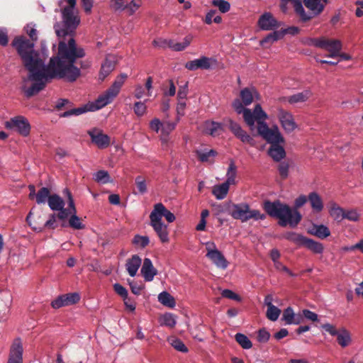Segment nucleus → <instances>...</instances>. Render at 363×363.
Returning <instances> with one entry per match:
<instances>
[{"mask_svg":"<svg viewBox=\"0 0 363 363\" xmlns=\"http://www.w3.org/2000/svg\"><path fill=\"white\" fill-rule=\"evenodd\" d=\"M240 98L245 106H249L252 103L254 96L249 88H245L240 91Z\"/></svg>","mask_w":363,"mask_h":363,"instance_id":"c03bdc74","label":"nucleus"},{"mask_svg":"<svg viewBox=\"0 0 363 363\" xmlns=\"http://www.w3.org/2000/svg\"><path fill=\"white\" fill-rule=\"evenodd\" d=\"M48 203L52 211L62 209L65 206V201L56 194H51Z\"/></svg>","mask_w":363,"mask_h":363,"instance_id":"c756f323","label":"nucleus"},{"mask_svg":"<svg viewBox=\"0 0 363 363\" xmlns=\"http://www.w3.org/2000/svg\"><path fill=\"white\" fill-rule=\"evenodd\" d=\"M141 259L138 255H134L126 262V269L130 277H135L141 265Z\"/></svg>","mask_w":363,"mask_h":363,"instance_id":"393cba45","label":"nucleus"},{"mask_svg":"<svg viewBox=\"0 0 363 363\" xmlns=\"http://www.w3.org/2000/svg\"><path fill=\"white\" fill-rule=\"evenodd\" d=\"M213 60L208 57L203 56L199 59L189 61L186 63L185 67L189 70H196L198 69H209L211 67Z\"/></svg>","mask_w":363,"mask_h":363,"instance_id":"aec40b11","label":"nucleus"},{"mask_svg":"<svg viewBox=\"0 0 363 363\" xmlns=\"http://www.w3.org/2000/svg\"><path fill=\"white\" fill-rule=\"evenodd\" d=\"M223 125H224L223 123H220L213 121L210 124L207 125L206 132L213 136L218 135L223 131Z\"/></svg>","mask_w":363,"mask_h":363,"instance_id":"58836bf2","label":"nucleus"},{"mask_svg":"<svg viewBox=\"0 0 363 363\" xmlns=\"http://www.w3.org/2000/svg\"><path fill=\"white\" fill-rule=\"evenodd\" d=\"M360 218V213L357 209L345 210L344 219L350 221L357 222Z\"/></svg>","mask_w":363,"mask_h":363,"instance_id":"5fc2aeb1","label":"nucleus"},{"mask_svg":"<svg viewBox=\"0 0 363 363\" xmlns=\"http://www.w3.org/2000/svg\"><path fill=\"white\" fill-rule=\"evenodd\" d=\"M72 103L69 100L66 99H59L56 102L55 108L57 111H60L63 108L68 109L69 108L72 107Z\"/></svg>","mask_w":363,"mask_h":363,"instance_id":"bf43d9fd","label":"nucleus"},{"mask_svg":"<svg viewBox=\"0 0 363 363\" xmlns=\"http://www.w3.org/2000/svg\"><path fill=\"white\" fill-rule=\"evenodd\" d=\"M311 95L309 90H305L303 92L297 93L288 97L287 101L289 104H296L306 101Z\"/></svg>","mask_w":363,"mask_h":363,"instance_id":"c9c22d12","label":"nucleus"},{"mask_svg":"<svg viewBox=\"0 0 363 363\" xmlns=\"http://www.w3.org/2000/svg\"><path fill=\"white\" fill-rule=\"evenodd\" d=\"M62 16L63 28H60L58 23L54 26L57 35L58 37L72 35L79 24L80 19L75 14L74 9H71V8H64L62 9Z\"/></svg>","mask_w":363,"mask_h":363,"instance_id":"39448f33","label":"nucleus"},{"mask_svg":"<svg viewBox=\"0 0 363 363\" xmlns=\"http://www.w3.org/2000/svg\"><path fill=\"white\" fill-rule=\"evenodd\" d=\"M23 346L19 338L15 339L10 349L7 363H23Z\"/></svg>","mask_w":363,"mask_h":363,"instance_id":"a211bd4d","label":"nucleus"},{"mask_svg":"<svg viewBox=\"0 0 363 363\" xmlns=\"http://www.w3.org/2000/svg\"><path fill=\"white\" fill-rule=\"evenodd\" d=\"M151 213H155V215L160 218V220H162V216H164L169 223H172L175 220L174 215L167 210L162 203H156Z\"/></svg>","mask_w":363,"mask_h":363,"instance_id":"4be33fe9","label":"nucleus"},{"mask_svg":"<svg viewBox=\"0 0 363 363\" xmlns=\"http://www.w3.org/2000/svg\"><path fill=\"white\" fill-rule=\"evenodd\" d=\"M88 134L91 139V142L100 149L108 147L111 143L110 137L104 134L103 131L99 129H91L88 131Z\"/></svg>","mask_w":363,"mask_h":363,"instance_id":"4468645a","label":"nucleus"},{"mask_svg":"<svg viewBox=\"0 0 363 363\" xmlns=\"http://www.w3.org/2000/svg\"><path fill=\"white\" fill-rule=\"evenodd\" d=\"M283 38V32L280 30H275L266 35L261 41L260 45L263 47L267 48L274 42Z\"/></svg>","mask_w":363,"mask_h":363,"instance_id":"cd10ccee","label":"nucleus"},{"mask_svg":"<svg viewBox=\"0 0 363 363\" xmlns=\"http://www.w3.org/2000/svg\"><path fill=\"white\" fill-rule=\"evenodd\" d=\"M50 190L48 187L40 188L36 193L35 201L38 204H45L48 203L49 197H50Z\"/></svg>","mask_w":363,"mask_h":363,"instance_id":"f704fd0d","label":"nucleus"},{"mask_svg":"<svg viewBox=\"0 0 363 363\" xmlns=\"http://www.w3.org/2000/svg\"><path fill=\"white\" fill-rule=\"evenodd\" d=\"M142 5L141 0H129L125 10L133 15Z\"/></svg>","mask_w":363,"mask_h":363,"instance_id":"4d7b16f0","label":"nucleus"},{"mask_svg":"<svg viewBox=\"0 0 363 363\" xmlns=\"http://www.w3.org/2000/svg\"><path fill=\"white\" fill-rule=\"evenodd\" d=\"M196 156L198 159L202 162H208L210 157H213L217 155L216 151L213 150H210L207 152H203L201 150H196Z\"/></svg>","mask_w":363,"mask_h":363,"instance_id":"de8ad7c7","label":"nucleus"},{"mask_svg":"<svg viewBox=\"0 0 363 363\" xmlns=\"http://www.w3.org/2000/svg\"><path fill=\"white\" fill-rule=\"evenodd\" d=\"M114 69V62L106 58L104 62L101 65L99 72V79L103 81Z\"/></svg>","mask_w":363,"mask_h":363,"instance_id":"2f4dec72","label":"nucleus"},{"mask_svg":"<svg viewBox=\"0 0 363 363\" xmlns=\"http://www.w3.org/2000/svg\"><path fill=\"white\" fill-rule=\"evenodd\" d=\"M176 127V123L165 121L162 123V133L168 135Z\"/></svg>","mask_w":363,"mask_h":363,"instance_id":"338daca9","label":"nucleus"},{"mask_svg":"<svg viewBox=\"0 0 363 363\" xmlns=\"http://www.w3.org/2000/svg\"><path fill=\"white\" fill-rule=\"evenodd\" d=\"M284 238L299 247H305L313 253L322 254L323 252L324 246L322 243L305 237L301 234L289 232L284 235Z\"/></svg>","mask_w":363,"mask_h":363,"instance_id":"423d86ee","label":"nucleus"},{"mask_svg":"<svg viewBox=\"0 0 363 363\" xmlns=\"http://www.w3.org/2000/svg\"><path fill=\"white\" fill-rule=\"evenodd\" d=\"M322 43L323 44L320 48L325 50L329 52V54L327 55L328 57L334 58L340 55V52L342 48V45L340 40L323 38Z\"/></svg>","mask_w":363,"mask_h":363,"instance_id":"dca6fc26","label":"nucleus"},{"mask_svg":"<svg viewBox=\"0 0 363 363\" xmlns=\"http://www.w3.org/2000/svg\"><path fill=\"white\" fill-rule=\"evenodd\" d=\"M127 78L128 76L126 74H121L116 77L112 85L103 94L99 96L94 104H87L82 107L70 108L60 114V117L67 118L72 116H79L88 111H93L104 107L112 102V101L117 96L121 86Z\"/></svg>","mask_w":363,"mask_h":363,"instance_id":"7ed1b4c3","label":"nucleus"},{"mask_svg":"<svg viewBox=\"0 0 363 363\" xmlns=\"http://www.w3.org/2000/svg\"><path fill=\"white\" fill-rule=\"evenodd\" d=\"M281 312V310L277 306H271L267 308L266 315L269 320L276 321L279 318Z\"/></svg>","mask_w":363,"mask_h":363,"instance_id":"8fccbe9b","label":"nucleus"},{"mask_svg":"<svg viewBox=\"0 0 363 363\" xmlns=\"http://www.w3.org/2000/svg\"><path fill=\"white\" fill-rule=\"evenodd\" d=\"M140 272L146 281H152L154 277L157 274V270L153 267L152 261L149 258H145Z\"/></svg>","mask_w":363,"mask_h":363,"instance_id":"412c9836","label":"nucleus"},{"mask_svg":"<svg viewBox=\"0 0 363 363\" xmlns=\"http://www.w3.org/2000/svg\"><path fill=\"white\" fill-rule=\"evenodd\" d=\"M328 0H303L304 5L315 15L320 14L324 9Z\"/></svg>","mask_w":363,"mask_h":363,"instance_id":"b1692460","label":"nucleus"},{"mask_svg":"<svg viewBox=\"0 0 363 363\" xmlns=\"http://www.w3.org/2000/svg\"><path fill=\"white\" fill-rule=\"evenodd\" d=\"M21 57L24 67L29 72L28 79L34 82L29 88L23 87L26 96L30 98L41 90L46 83L52 79H65L73 82L80 75V69L74 66L78 58L85 56L82 47H77L73 38L67 43L60 42L58 56L50 58L48 65L39 57L34 50V43L24 36H18L11 43Z\"/></svg>","mask_w":363,"mask_h":363,"instance_id":"f257e3e1","label":"nucleus"},{"mask_svg":"<svg viewBox=\"0 0 363 363\" xmlns=\"http://www.w3.org/2000/svg\"><path fill=\"white\" fill-rule=\"evenodd\" d=\"M177 323L176 316L172 313H165L162 317V324L169 328H174Z\"/></svg>","mask_w":363,"mask_h":363,"instance_id":"09e8293b","label":"nucleus"},{"mask_svg":"<svg viewBox=\"0 0 363 363\" xmlns=\"http://www.w3.org/2000/svg\"><path fill=\"white\" fill-rule=\"evenodd\" d=\"M212 4L218 8L221 13H226L230 9V4L225 0H213Z\"/></svg>","mask_w":363,"mask_h":363,"instance_id":"864d4df0","label":"nucleus"},{"mask_svg":"<svg viewBox=\"0 0 363 363\" xmlns=\"http://www.w3.org/2000/svg\"><path fill=\"white\" fill-rule=\"evenodd\" d=\"M306 201V196H298L295 200V208L293 209L279 200L274 201H265L263 203V208L269 216L279 219L278 223L280 226L286 227L289 225L291 228H295L302 218V216L297 208L303 206Z\"/></svg>","mask_w":363,"mask_h":363,"instance_id":"f03ea898","label":"nucleus"},{"mask_svg":"<svg viewBox=\"0 0 363 363\" xmlns=\"http://www.w3.org/2000/svg\"><path fill=\"white\" fill-rule=\"evenodd\" d=\"M206 256L210 259L216 267L223 269L227 268L228 264V261L218 250L208 252L206 253Z\"/></svg>","mask_w":363,"mask_h":363,"instance_id":"5701e85b","label":"nucleus"},{"mask_svg":"<svg viewBox=\"0 0 363 363\" xmlns=\"http://www.w3.org/2000/svg\"><path fill=\"white\" fill-rule=\"evenodd\" d=\"M129 0H111L110 8L114 11H125Z\"/></svg>","mask_w":363,"mask_h":363,"instance_id":"49530a36","label":"nucleus"},{"mask_svg":"<svg viewBox=\"0 0 363 363\" xmlns=\"http://www.w3.org/2000/svg\"><path fill=\"white\" fill-rule=\"evenodd\" d=\"M278 118L282 128L286 132L291 133L297 128L294 117L290 112L284 109H279L278 113Z\"/></svg>","mask_w":363,"mask_h":363,"instance_id":"f3484780","label":"nucleus"},{"mask_svg":"<svg viewBox=\"0 0 363 363\" xmlns=\"http://www.w3.org/2000/svg\"><path fill=\"white\" fill-rule=\"evenodd\" d=\"M133 109L138 116H142L145 114L147 107L144 102L138 101L135 103Z\"/></svg>","mask_w":363,"mask_h":363,"instance_id":"e2e57ef3","label":"nucleus"},{"mask_svg":"<svg viewBox=\"0 0 363 363\" xmlns=\"http://www.w3.org/2000/svg\"><path fill=\"white\" fill-rule=\"evenodd\" d=\"M191 37L186 36L181 43H175L174 40H169L168 47L174 51H182L186 48L191 43Z\"/></svg>","mask_w":363,"mask_h":363,"instance_id":"72a5a7b5","label":"nucleus"},{"mask_svg":"<svg viewBox=\"0 0 363 363\" xmlns=\"http://www.w3.org/2000/svg\"><path fill=\"white\" fill-rule=\"evenodd\" d=\"M80 300V296L78 293H69L59 296L53 300L51 306L53 308L57 309L63 306H71L77 303Z\"/></svg>","mask_w":363,"mask_h":363,"instance_id":"f8f14e48","label":"nucleus"},{"mask_svg":"<svg viewBox=\"0 0 363 363\" xmlns=\"http://www.w3.org/2000/svg\"><path fill=\"white\" fill-rule=\"evenodd\" d=\"M236 342L245 350L250 349L252 347V343L250 340L242 333H237L235 335Z\"/></svg>","mask_w":363,"mask_h":363,"instance_id":"ea45409f","label":"nucleus"},{"mask_svg":"<svg viewBox=\"0 0 363 363\" xmlns=\"http://www.w3.org/2000/svg\"><path fill=\"white\" fill-rule=\"evenodd\" d=\"M158 301L163 305L169 308L175 306L174 297L167 291H162L158 295Z\"/></svg>","mask_w":363,"mask_h":363,"instance_id":"e433bc0d","label":"nucleus"},{"mask_svg":"<svg viewBox=\"0 0 363 363\" xmlns=\"http://www.w3.org/2000/svg\"><path fill=\"white\" fill-rule=\"evenodd\" d=\"M288 3H291L293 5L296 13L300 16L301 21L306 22L313 18V16L311 13H306L301 0H281L280 6L283 11L286 10Z\"/></svg>","mask_w":363,"mask_h":363,"instance_id":"2eb2a0df","label":"nucleus"},{"mask_svg":"<svg viewBox=\"0 0 363 363\" xmlns=\"http://www.w3.org/2000/svg\"><path fill=\"white\" fill-rule=\"evenodd\" d=\"M321 328L332 336H336L337 342L342 347H346L351 344V334L345 328H341L337 330L333 325L330 323L323 324Z\"/></svg>","mask_w":363,"mask_h":363,"instance_id":"6e6552de","label":"nucleus"},{"mask_svg":"<svg viewBox=\"0 0 363 363\" xmlns=\"http://www.w3.org/2000/svg\"><path fill=\"white\" fill-rule=\"evenodd\" d=\"M252 113L256 118L257 126H259V123H265L264 121L267 118V114L263 111L260 104H257L255 106Z\"/></svg>","mask_w":363,"mask_h":363,"instance_id":"37998d69","label":"nucleus"},{"mask_svg":"<svg viewBox=\"0 0 363 363\" xmlns=\"http://www.w3.org/2000/svg\"><path fill=\"white\" fill-rule=\"evenodd\" d=\"M32 214V211H30L26 216V221L35 231L41 232L44 228L54 230L58 226L57 223V219L58 218L55 213L49 215L48 220L44 223L43 226H40L35 220L33 222L30 220Z\"/></svg>","mask_w":363,"mask_h":363,"instance_id":"9b49d317","label":"nucleus"},{"mask_svg":"<svg viewBox=\"0 0 363 363\" xmlns=\"http://www.w3.org/2000/svg\"><path fill=\"white\" fill-rule=\"evenodd\" d=\"M237 175V167L233 161H231L229 164L226 177L227 179L225 182L230 185L235 184V178Z\"/></svg>","mask_w":363,"mask_h":363,"instance_id":"4c0bfd02","label":"nucleus"},{"mask_svg":"<svg viewBox=\"0 0 363 363\" xmlns=\"http://www.w3.org/2000/svg\"><path fill=\"white\" fill-rule=\"evenodd\" d=\"M69 226L74 229L82 230L84 228V225L82 224L81 219L76 215L72 214L69 219Z\"/></svg>","mask_w":363,"mask_h":363,"instance_id":"3c124183","label":"nucleus"},{"mask_svg":"<svg viewBox=\"0 0 363 363\" xmlns=\"http://www.w3.org/2000/svg\"><path fill=\"white\" fill-rule=\"evenodd\" d=\"M223 125L227 126L232 133L242 143L254 145L255 141L252 137L244 130L238 123L230 118H225Z\"/></svg>","mask_w":363,"mask_h":363,"instance_id":"1a4fd4ad","label":"nucleus"},{"mask_svg":"<svg viewBox=\"0 0 363 363\" xmlns=\"http://www.w3.org/2000/svg\"><path fill=\"white\" fill-rule=\"evenodd\" d=\"M218 212H228L234 219L246 222L250 219L255 220H264L266 215L262 213L259 210H251L250 206L246 203H233L227 202L223 206H218Z\"/></svg>","mask_w":363,"mask_h":363,"instance_id":"20e7f679","label":"nucleus"},{"mask_svg":"<svg viewBox=\"0 0 363 363\" xmlns=\"http://www.w3.org/2000/svg\"><path fill=\"white\" fill-rule=\"evenodd\" d=\"M308 201L313 210L320 212L323 208V201L320 196L315 192H311L308 195Z\"/></svg>","mask_w":363,"mask_h":363,"instance_id":"473e14b6","label":"nucleus"},{"mask_svg":"<svg viewBox=\"0 0 363 363\" xmlns=\"http://www.w3.org/2000/svg\"><path fill=\"white\" fill-rule=\"evenodd\" d=\"M258 25L262 30H272L278 28L280 23L270 13H264L259 17Z\"/></svg>","mask_w":363,"mask_h":363,"instance_id":"6ab92c4d","label":"nucleus"},{"mask_svg":"<svg viewBox=\"0 0 363 363\" xmlns=\"http://www.w3.org/2000/svg\"><path fill=\"white\" fill-rule=\"evenodd\" d=\"M171 345L177 351L182 352H187L188 348L186 347V345L184 344V342L178 339L175 338L172 340Z\"/></svg>","mask_w":363,"mask_h":363,"instance_id":"052dcab7","label":"nucleus"},{"mask_svg":"<svg viewBox=\"0 0 363 363\" xmlns=\"http://www.w3.org/2000/svg\"><path fill=\"white\" fill-rule=\"evenodd\" d=\"M150 219L151 226L156 232L161 242H167L169 241L167 226L162 220H160V218L155 213H150Z\"/></svg>","mask_w":363,"mask_h":363,"instance_id":"ddd939ff","label":"nucleus"},{"mask_svg":"<svg viewBox=\"0 0 363 363\" xmlns=\"http://www.w3.org/2000/svg\"><path fill=\"white\" fill-rule=\"evenodd\" d=\"M242 116L245 123L249 126L250 130L252 131L255 129V122L256 121L255 114H253L250 108H247L242 113Z\"/></svg>","mask_w":363,"mask_h":363,"instance_id":"79ce46f5","label":"nucleus"},{"mask_svg":"<svg viewBox=\"0 0 363 363\" xmlns=\"http://www.w3.org/2000/svg\"><path fill=\"white\" fill-rule=\"evenodd\" d=\"M257 134L271 145L284 143V138L281 135L277 126L270 128L266 123H259Z\"/></svg>","mask_w":363,"mask_h":363,"instance_id":"0eeeda50","label":"nucleus"},{"mask_svg":"<svg viewBox=\"0 0 363 363\" xmlns=\"http://www.w3.org/2000/svg\"><path fill=\"white\" fill-rule=\"evenodd\" d=\"M270 337L269 333L265 329L262 328L259 330L257 335V340L259 342H267Z\"/></svg>","mask_w":363,"mask_h":363,"instance_id":"774afa93","label":"nucleus"},{"mask_svg":"<svg viewBox=\"0 0 363 363\" xmlns=\"http://www.w3.org/2000/svg\"><path fill=\"white\" fill-rule=\"evenodd\" d=\"M295 313L291 307H287L283 311L282 320L285 321L286 324L291 325L293 318H295Z\"/></svg>","mask_w":363,"mask_h":363,"instance_id":"6e6d98bb","label":"nucleus"},{"mask_svg":"<svg viewBox=\"0 0 363 363\" xmlns=\"http://www.w3.org/2000/svg\"><path fill=\"white\" fill-rule=\"evenodd\" d=\"M64 194L67 196V200H68V205H69V211H72V214H76L77 210L75 208L74 199L72 195V193L68 189H65L64 190Z\"/></svg>","mask_w":363,"mask_h":363,"instance_id":"680f3d73","label":"nucleus"},{"mask_svg":"<svg viewBox=\"0 0 363 363\" xmlns=\"http://www.w3.org/2000/svg\"><path fill=\"white\" fill-rule=\"evenodd\" d=\"M135 184L140 194H144L147 191L145 178L142 175H138L135 179Z\"/></svg>","mask_w":363,"mask_h":363,"instance_id":"a18cd8bd","label":"nucleus"},{"mask_svg":"<svg viewBox=\"0 0 363 363\" xmlns=\"http://www.w3.org/2000/svg\"><path fill=\"white\" fill-rule=\"evenodd\" d=\"M323 38H308L303 40V43L305 45H313L317 48H320L321 46H323Z\"/></svg>","mask_w":363,"mask_h":363,"instance_id":"0e129e2a","label":"nucleus"},{"mask_svg":"<svg viewBox=\"0 0 363 363\" xmlns=\"http://www.w3.org/2000/svg\"><path fill=\"white\" fill-rule=\"evenodd\" d=\"M345 209L338 206L336 203H330V214L337 222H340L344 219Z\"/></svg>","mask_w":363,"mask_h":363,"instance_id":"bb28decb","label":"nucleus"},{"mask_svg":"<svg viewBox=\"0 0 363 363\" xmlns=\"http://www.w3.org/2000/svg\"><path fill=\"white\" fill-rule=\"evenodd\" d=\"M244 106L245 105L243 104L242 101L239 99H235L232 104L233 108L235 109L238 114L243 113L247 109V108H245Z\"/></svg>","mask_w":363,"mask_h":363,"instance_id":"69168bd1","label":"nucleus"},{"mask_svg":"<svg viewBox=\"0 0 363 363\" xmlns=\"http://www.w3.org/2000/svg\"><path fill=\"white\" fill-rule=\"evenodd\" d=\"M7 129L13 130L22 136H28L30 131V125L28 121L23 116H18L11 118L5 123Z\"/></svg>","mask_w":363,"mask_h":363,"instance_id":"9d476101","label":"nucleus"},{"mask_svg":"<svg viewBox=\"0 0 363 363\" xmlns=\"http://www.w3.org/2000/svg\"><path fill=\"white\" fill-rule=\"evenodd\" d=\"M309 233L320 239H325L330 235L329 228L324 225H313Z\"/></svg>","mask_w":363,"mask_h":363,"instance_id":"c85d7f7f","label":"nucleus"},{"mask_svg":"<svg viewBox=\"0 0 363 363\" xmlns=\"http://www.w3.org/2000/svg\"><path fill=\"white\" fill-rule=\"evenodd\" d=\"M133 245H138L142 248H145L150 243V240L147 236H143L135 235L132 241Z\"/></svg>","mask_w":363,"mask_h":363,"instance_id":"603ef678","label":"nucleus"},{"mask_svg":"<svg viewBox=\"0 0 363 363\" xmlns=\"http://www.w3.org/2000/svg\"><path fill=\"white\" fill-rule=\"evenodd\" d=\"M229 187L230 184L226 182H223L219 185H216L213 188L212 194L216 196L217 199H223L228 194Z\"/></svg>","mask_w":363,"mask_h":363,"instance_id":"7c9ffc66","label":"nucleus"},{"mask_svg":"<svg viewBox=\"0 0 363 363\" xmlns=\"http://www.w3.org/2000/svg\"><path fill=\"white\" fill-rule=\"evenodd\" d=\"M94 180L101 184H108L111 182L108 172L106 170H99L94 174Z\"/></svg>","mask_w":363,"mask_h":363,"instance_id":"a19ab883","label":"nucleus"},{"mask_svg":"<svg viewBox=\"0 0 363 363\" xmlns=\"http://www.w3.org/2000/svg\"><path fill=\"white\" fill-rule=\"evenodd\" d=\"M289 164L286 162H281L278 165V171L282 179H286L289 175Z\"/></svg>","mask_w":363,"mask_h":363,"instance_id":"13d9d810","label":"nucleus"},{"mask_svg":"<svg viewBox=\"0 0 363 363\" xmlns=\"http://www.w3.org/2000/svg\"><path fill=\"white\" fill-rule=\"evenodd\" d=\"M268 154L276 162H280L286 156L285 150L280 144L270 145Z\"/></svg>","mask_w":363,"mask_h":363,"instance_id":"a878e982","label":"nucleus"}]
</instances>
